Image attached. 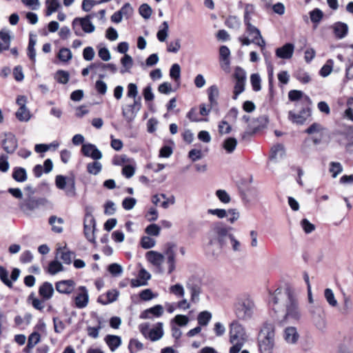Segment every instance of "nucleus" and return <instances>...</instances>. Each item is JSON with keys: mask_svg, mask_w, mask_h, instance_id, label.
<instances>
[{"mask_svg": "<svg viewBox=\"0 0 353 353\" xmlns=\"http://www.w3.org/2000/svg\"><path fill=\"white\" fill-rule=\"evenodd\" d=\"M279 323H294L301 318V311L296 294L290 287L277 288L270 294V300Z\"/></svg>", "mask_w": 353, "mask_h": 353, "instance_id": "1", "label": "nucleus"}, {"mask_svg": "<svg viewBox=\"0 0 353 353\" xmlns=\"http://www.w3.org/2000/svg\"><path fill=\"white\" fill-rule=\"evenodd\" d=\"M232 228L227 227L223 223H216L208 233L209 246L214 256H219L228 245Z\"/></svg>", "mask_w": 353, "mask_h": 353, "instance_id": "2", "label": "nucleus"}, {"mask_svg": "<svg viewBox=\"0 0 353 353\" xmlns=\"http://www.w3.org/2000/svg\"><path fill=\"white\" fill-rule=\"evenodd\" d=\"M259 353H273L275 347V325L270 321H265L257 337Z\"/></svg>", "mask_w": 353, "mask_h": 353, "instance_id": "3", "label": "nucleus"}, {"mask_svg": "<svg viewBox=\"0 0 353 353\" xmlns=\"http://www.w3.org/2000/svg\"><path fill=\"white\" fill-rule=\"evenodd\" d=\"M255 307L254 301L249 294H241L236 299L234 314L239 320L249 321L254 315Z\"/></svg>", "mask_w": 353, "mask_h": 353, "instance_id": "4", "label": "nucleus"}, {"mask_svg": "<svg viewBox=\"0 0 353 353\" xmlns=\"http://www.w3.org/2000/svg\"><path fill=\"white\" fill-rule=\"evenodd\" d=\"M230 342L233 345L230 353H239L245 343L248 341V335L244 327L237 321L230 325Z\"/></svg>", "mask_w": 353, "mask_h": 353, "instance_id": "5", "label": "nucleus"}, {"mask_svg": "<svg viewBox=\"0 0 353 353\" xmlns=\"http://www.w3.org/2000/svg\"><path fill=\"white\" fill-rule=\"evenodd\" d=\"M55 184L58 189L64 191L67 196H76V179L73 174L68 176L57 175L55 178Z\"/></svg>", "mask_w": 353, "mask_h": 353, "instance_id": "6", "label": "nucleus"}, {"mask_svg": "<svg viewBox=\"0 0 353 353\" xmlns=\"http://www.w3.org/2000/svg\"><path fill=\"white\" fill-rule=\"evenodd\" d=\"M139 330L146 339L152 342L160 340L164 334L163 323L161 322L157 323L152 328L148 323H143L139 325Z\"/></svg>", "mask_w": 353, "mask_h": 353, "instance_id": "7", "label": "nucleus"}, {"mask_svg": "<svg viewBox=\"0 0 353 353\" xmlns=\"http://www.w3.org/2000/svg\"><path fill=\"white\" fill-rule=\"evenodd\" d=\"M177 246L174 243H168L163 250L164 259L168 265V273L172 274L176 269Z\"/></svg>", "mask_w": 353, "mask_h": 353, "instance_id": "8", "label": "nucleus"}, {"mask_svg": "<svg viewBox=\"0 0 353 353\" xmlns=\"http://www.w3.org/2000/svg\"><path fill=\"white\" fill-rule=\"evenodd\" d=\"M94 14H89L83 18H75L72 21V29L77 36H82V33L80 30L77 28L80 26L85 33H92L94 31L95 27L91 22L90 19Z\"/></svg>", "mask_w": 353, "mask_h": 353, "instance_id": "9", "label": "nucleus"}, {"mask_svg": "<svg viewBox=\"0 0 353 353\" xmlns=\"http://www.w3.org/2000/svg\"><path fill=\"white\" fill-rule=\"evenodd\" d=\"M141 108V98L135 99L132 104L127 105L122 108V115L128 123L132 122Z\"/></svg>", "mask_w": 353, "mask_h": 353, "instance_id": "10", "label": "nucleus"}, {"mask_svg": "<svg viewBox=\"0 0 353 353\" xmlns=\"http://www.w3.org/2000/svg\"><path fill=\"white\" fill-rule=\"evenodd\" d=\"M325 131V129L320 123H314L305 132L312 135V140L314 145H319L322 142Z\"/></svg>", "mask_w": 353, "mask_h": 353, "instance_id": "11", "label": "nucleus"}, {"mask_svg": "<svg viewBox=\"0 0 353 353\" xmlns=\"http://www.w3.org/2000/svg\"><path fill=\"white\" fill-rule=\"evenodd\" d=\"M95 226L96 222L94 216L91 214H86L84 219V234L86 239L92 243L95 241Z\"/></svg>", "mask_w": 353, "mask_h": 353, "instance_id": "12", "label": "nucleus"}, {"mask_svg": "<svg viewBox=\"0 0 353 353\" xmlns=\"http://www.w3.org/2000/svg\"><path fill=\"white\" fill-rule=\"evenodd\" d=\"M245 26H246V32L252 37V43H254L263 49L265 46V41L262 37L259 29L252 23Z\"/></svg>", "mask_w": 353, "mask_h": 353, "instance_id": "13", "label": "nucleus"}, {"mask_svg": "<svg viewBox=\"0 0 353 353\" xmlns=\"http://www.w3.org/2000/svg\"><path fill=\"white\" fill-rule=\"evenodd\" d=\"M310 116V109L308 107L303 108L299 113L290 110L288 112V119L294 123L301 125Z\"/></svg>", "mask_w": 353, "mask_h": 353, "instance_id": "14", "label": "nucleus"}, {"mask_svg": "<svg viewBox=\"0 0 353 353\" xmlns=\"http://www.w3.org/2000/svg\"><path fill=\"white\" fill-rule=\"evenodd\" d=\"M338 141L345 145L349 151H353V128H349L338 134Z\"/></svg>", "mask_w": 353, "mask_h": 353, "instance_id": "15", "label": "nucleus"}, {"mask_svg": "<svg viewBox=\"0 0 353 353\" xmlns=\"http://www.w3.org/2000/svg\"><path fill=\"white\" fill-rule=\"evenodd\" d=\"M164 312L163 307L161 305H156L154 307L143 310L140 314V319H153L158 318L163 315Z\"/></svg>", "mask_w": 353, "mask_h": 353, "instance_id": "16", "label": "nucleus"}, {"mask_svg": "<svg viewBox=\"0 0 353 353\" xmlns=\"http://www.w3.org/2000/svg\"><path fill=\"white\" fill-rule=\"evenodd\" d=\"M288 98L291 101L295 102L294 105L296 107H299L301 102L307 103L309 105L312 103V101L310 97L305 95L302 91L292 90L288 92Z\"/></svg>", "mask_w": 353, "mask_h": 353, "instance_id": "17", "label": "nucleus"}, {"mask_svg": "<svg viewBox=\"0 0 353 353\" xmlns=\"http://www.w3.org/2000/svg\"><path fill=\"white\" fill-rule=\"evenodd\" d=\"M81 152L84 156L99 160L102 158L101 152L93 144L85 143L82 145Z\"/></svg>", "mask_w": 353, "mask_h": 353, "instance_id": "18", "label": "nucleus"}, {"mask_svg": "<svg viewBox=\"0 0 353 353\" xmlns=\"http://www.w3.org/2000/svg\"><path fill=\"white\" fill-rule=\"evenodd\" d=\"M239 7L243 8V22L245 25L252 23V18L255 14V6L252 3H243L241 1L239 2Z\"/></svg>", "mask_w": 353, "mask_h": 353, "instance_id": "19", "label": "nucleus"}, {"mask_svg": "<svg viewBox=\"0 0 353 353\" xmlns=\"http://www.w3.org/2000/svg\"><path fill=\"white\" fill-rule=\"evenodd\" d=\"M283 337L284 341L290 345L296 344L299 339V334L295 327H288L283 331Z\"/></svg>", "mask_w": 353, "mask_h": 353, "instance_id": "20", "label": "nucleus"}, {"mask_svg": "<svg viewBox=\"0 0 353 353\" xmlns=\"http://www.w3.org/2000/svg\"><path fill=\"white\" fill-rule=\"evenodd\" d=\"M146 259L152 265L158 269H161L163 262L164 261L163 252L160 253L157 251H149L146 253Z\"/></svg>", "mask_w": 353, "mask_h": 353, "instance_id": "21", "label": "nucleus"}, {"mask_svg": "<svg viewBox=\"0 0 353 353\" xmlns=\"http://www.w3.org/2000/svg\"><path fill=\"white\" fill-rule=\"evenodd\" d=\"M79 293L74 299L75 305L78 308L85 307L88 303L89 296L85 287L80 286L79 288Z\"/></svg>", "mask_w": 353, "mask_h": 353, "instance_id": "22", "label": "nucleus"}, {"mask_svg": "<svg viewBox=\"0 0 353 353\" xmlns=\"http://www.w3.org/2000/svg\"><path fill=\"white\" fill-rule=\"evenodd\" d=\"M294 46L292 43H285L281 48L276 50V56L281 59H289L293 56Z\"/></svg>", "mask_w": 353, "mask_h": 353, "instance_id": "23", "label": "nucleus"}, {"mask_svg": "<svg viewBox=\"0 0 353 353\" xmlns=\"http://www.w3.org/2000/svg\"><path fill=\"white\" fill-rule=\"evenodd\" d=\"M2 147L7 153L14 152L17 147L15 137L10 133L5 134V138L2 141Z\"/></svg>", "mask_w": 353, "mask_h": 353, "instance_id": "24", "label": "nucleus"}, {"mask_svg": "<svg viewBox=\"0 0 353 353\" xmlns=\"http://www.w3.org/2000/svg\"><path fill=\"white\" fill-rule=\"evenodd\" d=\"M75 286V283L73 280H63L56 283V290L61 294H70L71 293Z\"/></svg>", "mask_w": 353, "mask_h": 353, "instance_id": "25", "label": "nucleus"}, {"mask_svg": "<svg viewBox=\"0 0 353 353\" xmlns=\"http://www.w3.org/2000/svg\"><path fill=\"white\" fill-rule=\"evenodd\" d=\"M119 294V292L116 290H109L106 294L99 296L97 301L103 305H107L115 301Z\"/></svg>", "mask_w": 353, "mask_h": 353, "instance_id": "26", "label": "nucleus"}, {"mask_svg": "<svg viewBox=\"0 0 353 353\" xmlns=\"http://www.w3.org/2000/svg\"><path fill=\"white\" fill-rule=\"evenodd\" d=\"M187 288L190 292L191 301L196 303L200 300V294L201 293V288L199 284L187 283Z\"/></svg>", "mask_w": 353, "mask_h": 353, "instance_id": "27", "label": "nucleus"}, {"mask_svg": "<svg viewBox=\"0 0 353 353\" xmlns=\"http://www.w3.org/2000/svg\"><path fill=\"white\" fill-rule=\"evenodd\" d=\"M54 293V288L49 282H44L39 289V295L45 300L50 299Z\"/></svg>", "mask_w": 353, "mask_h": 353, "instance_id": "28", "label": "nucleus"}, {"mask_svg": "<svg viewBox=\"0 0 353 353\" xmlns=\"http://www.w3.org/2000/svg\"><path fill=\"white\" fill-rule=\"evenodd\" d=\"M333 30L336 38L341 39L344 38L348 32V26L343 22H337L333 25Z\"/></svg>", "mask_w": 353, "mask_h": 353, "instance_id": "29", "label": "nucleus"}, {"mask_svg": "<svg viewBox=\"0 0 353 353\" xmlns=\"http://www.w3.org/2000/svg\"><path fill=\"white\" fill-rule=\"evenodd\" d=\"M41 340V335L37 332H32L28 337L27 346L23 351L26 353H32L33 347L39 343Z\"/></svg>", "mask_w": 353, "mask_h": 353, "instance_id": "30", "label": "nucleus"}, {"mask_svg": "<svg viewBox=\"0 0 353 353\" xmlns=\"http://www.w3.org/2000/svg\"><path fill=\"white\" fill-rule=\"evenodd\" d=\"M48 201L45 198H36L30 196L26 203V205L30 210H34L40 206H43L47 203Z\"/></svg>", "mask_w": 353, "mask_h": 353, "instance_id": "31", "label": "nucleus"}, {"mask_svg": "<svg viewBox=\"0 0 353 353\" xmlns=\"http://www.w3.org/2000/svg\"><path fill=\"white\" fill-rule=\"evenodd\" d=\"M48 222L52 226V230L54 232L61 233L63 232L62 225L64 223V220L62 218L53 215L49 218Z\"/></svg>", "mask_w": 353, "mask_h": 353, "instance_id": "32", "label": "nucleus"}, {"mask_svg": "<svg viewBox=\"0 0 353 353\" xmlns=\"http://www.w3.org/2000/svg\"><path fill=\"white\" fill-rule=\"evenodd\" d=\"M104 340L112 352L115 351L121 344V337L117 335H107Z\"/></svg>", "mask_w": 353, "mask_h": 353, "instance_id": "33", "label": "nucleus"}, {"mask_svg": "<svg viewBox=\"0 0 353 353\" xmlns=\"http://www.w3.org/2000/svg\"><path fill=\"white\" fill-rule=\"evenodd\" d=\"M57 255L65 263L70 264L72 259L74 257V253L69 251L65 248H59L57 250Z\"/></svg>", "mask_w": 353, "mask_h": 353, "instance_id": "34", "label": "nucleus"}, {"mask_svg": "<svg viewBox=\"0 0 353 353\" xmlns=\"http://www.w3.org/2000/svg\"><path fill=\"white\" fill-rule=\"evenodd\" d=\"M285 154V147L282 144H277L271 149L270 158L272 159L278 160L282 159Z\"/></svg>", "mask_w": 353, "mask_h": 353, "instance_id": "35", "label": "nucleus"}, {"mask_svg": "<svg viewBox=\"0 0 353 353\" xmlns=\"http://www.w3.org/2000/svg\"><path fill=\"white\" fill-rule=\"evenodd\" d=\"M237 145V140L234 137H228L225 139L223 143L222 147L228 154L232 153Z\"/></svg>", "mask_w": 353, "mask_h": 353, "instance_id": "36", "label": "nucleus"}, {"mask_svg": "<svg viewBox=\"0 0 353 353\" xmlns=\"http://www.w3.org/2000/svg\"><path fill=\"white\" fill-rule=\"evenodd\" d=\"M169 25L167 21H163L159 26L157 33V37L160 42H164L168 37Z\"/></svg>", "mask_w": 353, "mask_h": 353, "instance_id": "37", "label": "nucleus"}, {"mask_svg": "<svg viewBox=\"0 0 353 353\" xmlns=\"http://www.w3.org/2000/svg\"><path fill=\"white\" fill-rule=\"evenodd\" d=\"M46 15L50 16L61 7L59 0H46Z\"/></svg>", "mask_w": 353, "mask_h": 353, "instance_id": "38", "label": "nucleus"}, {"mask_svg": "<svg viewBox=\"0 0 353 353\" xmlns=\"http://www.w3.org/2000/svg\"><path fill=\"white\" fill-rule=\"evenodd\" d=\"M37 43V38L35 35H30L29 44L28 47V55L30 59L34 62L36 58V52L34 46Z\"/></svg>", "mask_w": 353, "mask_h": 353, "instance_id": "39", "label": "nucleus"}, {"mask_svg": "<svg viewBox=\"0 0 353 353\" xmlns=\"http://www.w3.org/2000/svg\"><path fill=\"white\" fill-rule=\"evenodd\" d=\"M121 63L124 68L121 70L122 74L130 72V70L133 65V60L131 56L125 54L124 57L121 59Z\"/></svg>", "mask_w": 353, "mask_h": 353, "instance_id": "40", "label": "nucleus"}, {"mask_svg": "<svg viewBox=\"0 0 353 353\" xmlns=\"http://www.w3.org/2000/svg\"><path fill=\"white\" fill-rule=\"evenodd\" d=\"M208 99L211 106L216 104V99L219 97V89L216 85H212L208 88Z\"/></svg>", "mask_w": 353, "mask_h": 353, "instance_id": "41", "label": "nucleus"}, {"mask_svg": "<svg viewBox=\"0 0 353 353\" xmlns=\"http://www.w3.org/2000/svg\"><path fill=\"white\" fill-rule=\"evenodd\" d=\"M212 318V314L208 311H203L199 314L197 317L198 323L201 326H205L208 324Z\"/></svg>", "mask_w": 353, "mask_h": 353, "instance_id": "42", "label": "nucleus"}, {"mask_svg": "<svg viewBox=\"0 0 353 353\" xmlns=\"http://www.w3.org/2000/svg\"><path fill=\"white\" fill-rule=\"evenodd\" d=\"M90 68H95V69H99L101 70H109L112 73L116 72L117 70L116 65L113 63L105 64L101 62L92 63L90 65Z\"/></svg>", "mask_w": 353, "mask_h": 353, "instance_id": "43", "label": "nucleus"}, {"mask_svg": "<svg viewBox=\"0 0 353 353\" xmlns=\"http://www.w3.org/2000/svg\"><path fill=\"white\" fill-rule=\"evenodd\" d=\"M220 57L223 61V64L226 68H228L230 65V60L229 57L230 54V51L229 48L225 46H222L219 50Z\"/></svg>", "mask_w": 353, "mask_h": 353, "instance_id": "44", "label": "nucleus"}, {"mask_svg": "<svg viewBox=\"0 0 353 353\" xmlns=\"http://www.w3.org/2000/svg\"><path fill=\"white\" fill-rule=\"evenodd\" d=\"M250 83L252 87V89L255 92H259L261 89V79L260 75L258 73H254L251 74L250 76Z\"/></svg>", "mask_w": 353, "mask_h": 353, "instance_id": "45", "label": "nucleus"}, {"mask_svg": "<svg viewBox=\"0 0 353 353\" xmlns=\"http://www.w3.org/2000/svg\"><path fill=\"white\" fill-rule=\"evenodd\" d=\"M324 296L328 304L332 307H336L338 304L335 299L333 291L330 288H326L324 291Z\"/></svg>", "mask_w": 353, "mask_h": 353, "instance_id": "46", "label": "nucleus"}, {"mask_svg": "<svg viewBox=\"0 0 353 353\" xmlns=\"http://www.w3.org/2000/svg\"><path fill=\"white\" fill-rule=\"evenodd\" d=\"M101 169L102 165L98 161H94L87 165V171L91 174H98L101 172Z\"/></svg>", "mask_w": 353, "mask_h": 353, "instance_id": "47", "label": "nucleus"}, {"mask_svg": "<svg viewBox=\"0 0 353 353\" xmlns=\"http://www.w3.org/2000/svg\"><path fill=\"white\" fill-rule=\"evenodd\" d=\"M334 61L332 59H328L325 65L321 68L319 73L323 77H327L332 71Z\"/></svg>", "mask_w": 353, "mask_h": 353, "instance_id": "48", "label": "nucleus"}, {"mask_svg": "<svg viewBox=\"0 0 353 353\" xmlns=\"http://www.w3.org/2000/svg\"><path fill=\"white\" fill-rule=\"evenodd\" d=\"M225 24L229 28L238 30L241 26V21L237 17L230 16L226 19Z\"/></svg>", "mask_w": 353, "mask_h": 353, "instance_id": "49", "label": "nucleus"}, {"mask_svg": "<svg viewBox=\"0 0 353 353\" xmlns=\"http://www.w3.org/2000/svg\"><path fill=\"white\" fill-rule=\"evenodd\" d=\"M170 292L174 294L177 297L182 298L184 296L185 290L181 284L176 283L171 285L169 288Z\"/></svg>", "mask_w": 353, "mask_h": 353, "instance_id": "50", "label": "nucleus"}, {"mask_svg": "<svg viewBox=\"0 0 353 353\" xmlns=\"http://www.w3.org/2000/svg\"><path fill=\"white\" fill-rule=\"evenodd\" d=\"M130 353H137L143 348V344L137 339H131L128 345Z\"/></svg>", "mask_w": 353, "mask_h": 353, "instance_id": "51", "label": "nucleus"}, {"mask_svg": "<svg viewBox=\"0 0 353 353\" xmlns=\"http://www.w3.org/2000/svg\"><path fill=\"white\" fill-rule=\"evenodd\" d=\"M72 57V52L70 49L66 48H63L59 50L58 54V58L60 61L63 62H67L70 61Z\"/></svg>", "mask_w": 353, "mask_h": 353, "instance_id": "52", "label": "nucleus"}, {"mask_svg": "<svg viewBox=\"0 0 353 353\" xmlns=\"http://www.w3.org/2000/svg\"><path fill=\"white\" fill-rule=\"evenodd\" d=\"M139 12L143 18L148 19L151 17L152 10L148 4L143 3L139 7Z\"/></svg>", "mask_w": 353, "mask_h": 353, "instance_id": "53", "label": "nucleus"}, {"mask_svg": "<svg viewBox=\"0 0 353 353\" xmlns=\"http://www.w3.org/2000/svg\"><path fill=\"white\" fill-rule=\"evenodd\" d=\"M330 172L332 173V177L336 178L343 171V167L339 162H331L330 164Z\"/></svg>", "mask_w": 353, "mask_h": 353, "instance_id": "54", "label": "nucleus"}, {"mask_svg": "<svg viewBox=\"0 0 353 353\" xmlns=\"http://www.w3.org/2000/svg\"><path fill=\"white\" fill-rule=\"evenodd\" d=\"M181 41L179 39H176L168 43L167 51L169 52L177 53L181 49Z\"/></svg>", "mask_w": 353, "mask_h": 353, "instance_id": "55", "label": "nucleus"}, {"mask_svg": "<svg viewBox=\"0 0 353 353\" xmlns=\"http://www.w3.org/2000/svg\"><path fill=\"white\" fill-rule=\"evenodd\" d=\"M170 76L176 81H179L181 76V67L178 63H174L170 70Z\"/></svg>", "mask_w": 353, "mask_h": 353, "instance_id": "56", "label": "nucleus"}, {"mask_svg": "<svg viewBox=\"0 0 353 353\" xmlns=\"http://www.w3.org/2000/svg\"><path fill=\"white\" fill-rule=\"evenodd\" d=\"M0 39L3 41L6 48H9L11 40L10 31L6 29L0 30Z\"/></svg>", "mask_w": 353, "mask_h": 353, "instance_id": "57", "label": "nucleus"}, {"mask_svg": "<svg viewBox=\"0 0 353 353\" xmlns=\"http://www.w3.org/2000/svg\"><path fill=\"white\" fill-rule=\"evenodd\" d=\"M310 19L313 23H319L323 17V12L319 9L315 8L310 12Z\"/></svg>", "mask_w": 353, "mask_h": 353, "instance_id": "58", "label": "nucleus"}, {"mask_svg": "<svg viewBox=\"0 0 353 353\" xmlns=\"http://www.w3.org/2000/svg\"><path fill=\"white\" fill-rule=\"evenodd\" d=\"M138 95V88L135 83H130L128 85V92L127 96L128 97L132 98L134 101L135 99H139V97H137Z\"/></svg>", "mask_w": 353, "mask_h": 353, "instance_id": "59", "label": "nucleus"}, {"mask_svg": "<svg viewBox=\"0 0 353 353\" xmlns=\"http://www.w3.org/2000/svg\"><path fill=\"white\" fill-rule=\"evenodd\" d=\"M208 214L214 215L217 216L219 219H223L228 216V210L225 209H209L208 210Z\"/></svg>", "mask_w": 353, "mask_h": 353, "instance_id": "60", "label": "nucleus"}, {"mask_svg": "<svg viewBox=\"0 0 353 353\" xmlns=\"http://www.w3.org/2000/svg\"><path fill=\"white\" fill-rule=\"evenodd\" d=\"M62 268L63 267L61 263L57 261H53L49 264L48 272L51 274H55L57 272L61 271Z\"/></svg>", "mask_w": 353, "mask_h": 353, "instance_id": "61", "label": "nucleus"}, {"mask_svg": "<svg viewBox=\"0 0 353 353\" xmlns=\"http://www.w3.org/2000/svg\"><path fill=\"white\" fill-rule=\"evenodd\" d=\"M69 77L70 75L68 72L59 70L56 74L55 78L59 83L65 84L69 81Z\"/></svg>", "mask_w": 353, "mask_h": 353, "instance_id": "62", "label": "nucleus"}, {"mask_svg": "<svg viewBox=\"0 0 353 353\" xmlns=\"http://www.w3.org/2000/svg\"><path fill=\"white\" fill-rule=\"evenodd\" d=\"M218 128H219V132L221 135L225 134H229L232 130V128H231L230 125L225 121H221L219 123Z\"/></svg>", "mask_w": 353, "mask_h": 353, "instance_id": "63", "label": "nucleus"}, {"mask_svg": "<svg viewBox=\"0 0 353 353\" xmlns=\"http://www.w3.org/2000/svg\"><path fill=\"white\" fill-rule=\"evenodd\" d=\"M216 195L218 197V199H219V201L223 203H228L230 201V195L224 190H218L216 192Z\"/></svg>", "mask_w": 353, "mask_h": 353, "instance_id": "64", "label": "nucleus"}]
</instances>
